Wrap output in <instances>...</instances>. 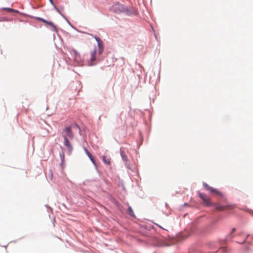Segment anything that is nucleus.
<instances>
[{
    "label": "nucleus",
    "instance_id": "f257e3e1",
    "mask_svg": "<svg viewBox=\"0 0 253 253\" xmlns=\"http://www.w3.org/2000/svg\"><path fill=\"white\" fill-rule=\"evenodd\" d=\"M78 128L79 126L78 125L73 124L69 126L65 127L63 130L62 136L64 138V143L70 152L72 151L73 147L68 138L72 139L74 138V133L72 130L77 129Z\"/></svg>",
    "mask_w": 253,
    "mask_h": 253
},
{
    "label": "nucleus",
    "instance_id": "f03ea898",
    "mask_svg": "<svg viewBox=\"0 0 253 253\" xmlns=\"http://www.w3.org/2000/svg\"><path fill=\"white\" fill-rule=\"evenodd\" d=\"M111 10L116 13H121L126 11V8L124 5L117 2L112 6Z\"/></svg>",
    "mask_w": 253,
    "mask_h": 253
},
{
    "label": "nucleus",
    "instance_id": "7ed1b4c3",
    "mask_svg": "<svg viewBox=\"0 0 253 253\" xmlns=\"http://www.w3.org/2000/svg\"><path fill=\"white\" fill-rule=\"evenodd\" d=\"M199 196L203 201L204 204L207 206H211L213 205V204H212L211 202V199L209 197H208L206 194L202 193H199Z\"/></svg>",
    "mask_w": 253,
    "mask_h": 253
},
{
    "label": "nucleus",
    "instance_id": "20e7f679",
    "mask_svg": "<svg viewBox=\"0 0 253 253\" xmlns=\"http://www.w3.org/2000/svg\"><path fill=\"white\" fill-rule=\"evenodd\" d=\"M204 188L207 190H209L211 193H212L213 194L222 196V193L218 191L216 189H214L211 186H210L208 184L206 183H204L203 184Z\"/></svg>",
    "mask_w": 253,
    "mask_h": 253
},
{
    "label": "nucleus",
    "instance_id": "39448f33",
    "mask_svg": "<svg viewBox=\"0 0 253 253\" xmlns=\"http://www.w3.org/2000/svg\"><path fill=\"white\" fill-rule=\"evenodd\" d=\"M95 39L97 42L98 47V54L100 55L103 52L104 49L103 42L101 39L98 37H95Z\"/></svg>",
    "mask_w": 253,
    "mask_h": 253
},
{
    "label": "nucleus",
    "instance_id": "423d86ee",
    "mask_svg": "<svg viewBox=\"0 0 253 253\" xmlns=\"http://www.w3.org/2000/svg\"><path fill=\"white\" fill-rule=\"evenodd\" d=\"M37 19L38 20L42 21V22L44 23L45 24H48V25H49L51 28H53L54 31H56L57 30L56 26L54 25V24L52 22L48 21H47L42 18H40V17H38V18H37Z\"/></svg>",
    "mask_w": 253,
    "mask_h": 253
},
{
    "label": "nucleus",
    "instance_id": "0eeeda50",
    "mask_svg": "<svg viewBox=\"0 0 253 253\" xmlns=\"http://www.w3.org/2000/svg\"><path fill=\"white\" fill-rule=\"evenodd\" d=\"M215 206V210L218 211H222L225 210L230 209L231 206H221L218 204H214Z\"/></svg>",
    "mask_w": 253,
    "mask_h": 253
},
{
    "label": "nucleus",
    "instance_id": "6e6552de",
    "mask_svg": "<svg viewBox=\"0 0 253 253\" xmlns=\"http://www.w3.org/2000/svg\"><path fill=\"white\" fill-rule=\"evenodd\" d=\"M96 49H94L91 52V56H90V61L91 62H93L95 61V60H96Z\"/></svg>",
    "mask_w": 253,
    "mask_h": 253
},
{
    "label": "nucleus",
    "instance_id": "1a4fd4ad",
    "mask_svg": "<svg viewBox=\"0 0 253 253\" xmlns=\"http://www.w3.org/2000/svg\"><path fill=\"white\" fill-rule=\"evenodd\" d=\"M102 158L104 164L109 166L111 165L110 160L109 158H107L105 156H103Z\"/></svg>",
    "mask_w": 253,
    "mask_h": 253
},
{
    "label": "nucleus",
    "instance_id": "9d476101",
    "mask_svg": "<svg viewBox=\"0 0 253 253\" xmlns=\"http://www.w3.org/2000/svg\"><path fill=\"white\" fill-rule=\"evenodd\" d=\"M3 10H7L10 12H15V13H18V11L17 10H15L14 9H12L11 8H7V7H4V8H2Z\"/></svg>",
    "mask_w": 253,
    "mask_h": 253
},
{
    "label": "nucleus",
    "instance_id": "9b49d317",
    "mask_svg": "<svg viewBox=\"0 0 253 253\" xmlns=\"http://www.w3.org/2000/svg\"><path fill=\"white\" fill-rule=\"evenodd\" d=\"M128 212L129 213V215L131 216H134V213L132 209L130 207H129L128 208Z\"/></svg>",
    "mask_w": 253,
    "mask_h": 253
},
{
    "label": "nucleus",
    "instance_id": "f8f14e48",
    "mask_svg": "<svg viewBox=\"0 0 253 253\" xmlns=\"http://www.w3.org/2000/svg\"><path fill=\"white\" fill-rule=\"evenodd\" d=\"M121 155H122V157L123 158V159L124 160V161H126V159H127V157L126 155H125L123 153H121Z\"/></svg>",
    "mask_w": 253,
    "mask_h": 253
},
{
    "label": "nucleus",
    "instance_id": "ddd939ff",
    "mask_svg": "<svg viewBox=\"0 0 253 253\" xmlns=\"http://www.w3.org/2000/svg\"><path fill=\"white\" fill-rule=\"evenodd\" d=\"M89 158L90 159V160H91V161L92 162V163L94 165H95V160H94L92 156L91 155V157H89Z\"/></svg>",
    "mask_w": 253,
    "mask_h": 253
},
{
    "label": "nucleus",
    "instance_id": "4468645a",
    "mask_svg": "<svg viewBox=\"0 0 253 253\" xmlns=\"http://www.w3.org/2000/svg\"><path fill=\"white\" fill-rule=\"evenodd\" d=\"M235 231V228H233V229H232V231L231 233L229 235V237H230V238H232V237H231V235H232V233H233Z\"/></svg>",
    "mask_w": 253,
    "mask_h": 253
},
{
    "label": "nucleus",
    "instance_id": "2eb2a0df",
    "mask_svg": "<svg viewBox=\"0 0 253 253\" xmlns=\"http://www.w3.org/2000/svg\"><path fill=\"white\" fill-rule=\"evenodd\" d=\"M73 52L74 54L76 55V56H77L79 55L78 52L76 50H73Z\"/></svg>",
    "mask_w": 253,
    "mask_h": 253
},
{
    "label": "nucleus",
    "instance_id": "dca6fc26",
    "mask_svg": "<svg viewBox=\"0 0 253 253\" xmlns=\"http://www.w3.org/2000/svg\"><path fill=\"white\" fill-rule=\"evenodd\" d=\"M88 157H91V154L89 153V152L86 153Z\"/></svg>",
    "mask_w": 253,
    "mask_h": 253
},
{
    "label": "nucleus",
    "instance_id": "f3484780",
    "mask_svg": "<svg viewBox=\"0 0 253 253\" xmlns=\"http://www.w3.org/2000/svg\"><path fill=\"white\" fill-rule=\"evenodd\" d=\"M84 150L85 153H87V152H89L86 148H84Z\"/></svg>",
    "mask_w": 253,
    "mask_h": 253
},
{
    "label": "nucleus",
    "instance_id": "a211bd4d",
    "mask_svg": "<svg viewBox=\"0 0 253 253\" xmlns=\"http://www.w3.org/2000/svg\"><path fill=\"white\" fill-rule=\"evenodd\" d=\"M84 150L85 153H87V152H89L86 148H84Z\"/></svg>",
    "mask_w": 253,
    "mask_h": 253
},
{
    "label": "nucleus",
    "instance_id": "6ab92c4d",
    "mask_svg": "<svg viewBox=\"0 0 253 253\" xmlns=\"http://www.w3.org/2000/svg\"><path fill=\"white\" fill-rule=\"evenodd\" d=\"M94 65V64H92V63H90V64H89V65H90V66H92V65Z\"/></svg>",
    "mask_w": 253,
    "mask_h": 253
},
{
    "label": "nucleus",
    "instance_id": "aec40b11",
    "mask_svg": "<svg viewBox=\"0 0 253 253\" xmlns=\"http://www.w3.org/2000/svg\"><path fill=\"white\" fill-rule=\"evenodd\" d=\"M252 238L253 239V236H252Z\"/></svg>",
    "mask_w": 253,
    "mask_h": 253
},
{
    "label": "nucleus",
    "instance_id": "412c9836",
    "mask_svg": "<svg viewBox=\"0 0 253 253\" xmlns=\"http://www.w3.org/2000/svg\"><path fill=\"white\" fill-rule=\"evenodd\" d=\"M248 237H249V235H247V238H248Z\"/></svg>",
    "mask_w": 253,
    "mask_h": 253
},
{
    "label": "nucleus",
    "instance_id": "4be33fe9",
    "mask_svg": "<svg viewBox=\"0 0 253 253\" xmlns=\"http://www.w3.org/2000/svg\"><path fill=\"white\" fill-rule=\"evenodd\" d=\"M246 239L244 240V241H243V242H245L246 241Z\"/></svg>",
    "mask_w": 253,
    "mask_h": 253
},
{
    "label": "nucleus",
    "instance_id": "5701e85b",
    "mask_svg": "<svg viewBox=\"0 0 253 253\" xmlns=\"http://www.w3.org/2000/svg\"><path fill=\"white\" fill-rule=\"evenodd\" d=\"M50 1L51 2H52V0H50Z\"/></svg>",
    "mask_w": 253,
    "mask_h": 253
}]
</instances>
